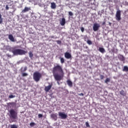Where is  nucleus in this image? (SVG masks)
<instances>
[{
    "mask_svg": "<svg viewBox=\"0 0 128 128\" xmlns=\"http://www.w3.org/2000/svg\"><path fill=\"white\" fill-rule=\"evenodd\" d=\"M52 10H54L56 8V3L54 2H51V6H50Z\"/></svg>",
    "mask_w": 128,
    "mask_h": 128,
    "instance_id": "2eb2a0df",
    "label": "nucleus"
},
{
    "mask_svg": "<svg viewBox=\"0 0 128 128\" xmlns=\"http://www.w3.org/2000/svg\"><path fill=\"white\" fill-rule=\"evenodd\" d=\"M28 76V74L27 73H22V76Z\"/></svg>",
    "mask_w": 128,
    "mask_h": 128,
    "instance_id": "a878e982",
    "label": "nucleus"
},
{
    "mask_svg": "<svg viewBox=\"0 0 128 128\" xmlns=\"http://www.w3.org/2000/svg\"><path fill=\"white\" fill-rule=\"evenodd\" d=\"M58 84H60V82H58Z\"/></svg>",
    "mask_w": 128,
    "mask_h": 128,
    "instance_id": "a19ab883",
    "label": "nucleus"
},
{
    "mask_svg": "<svg viewBox=\"0 0 128 128\" xmlns=\"http://www.w3.org/2000/svg\"><path fill=\"white\" fill-rule=\"evenodd\" d=\"M42 74L40 73V72H36L34 73L33 80H34V82H40Z\"/></svg>",
    "mask_w": 128,
    "mask_h": 128,
    "instance_id": "7ed1b4c3",
    "label": "nucleus"
},
{
    "mask_svg": "<svg viewBox=\"0 0 128 128\" xmlns=\"http://www.w3.org/2000/svg\"><path fill=\"white\" fill-rule=\"evenodd\" d=\"M52 84H50L48 86H45L44 90L46 92H48L52 89Z\"/></svg>",
    "mask_w": 128,
    "mask_h": 128,
    "instance_id": "0eeeda50",
    "label": "nucleus"
},
{
    "mask_svg": "<svg viewBox=\"0 0 128 128\" xmlns=\"http://www.w3.org/2000/svg\"><path fill=\"white\" fill-rule=\"evenodd\" d=\"M42 116H42V114H38V118H42Z\"/></svg>",
    "mask_w": 128,
    "mask_h": 128,
    "instance_id": "c85d7f7f",
    "label": "nucleus"
},
{
    "mask_svg": "<svg viewBox=\"0 0 128 128\" xmlns=\"http://www.w3.org/2000/svg\"><path fill=\"white\" fill-rule=\"evenodd\" d=\"M79 96H84V94L82 93H80L79 94Z\"/></svg>",
    "mask_w": 128,
    "mask_h": 128,
    "instance_id": "ea45409f",
    "label": "nucleus"
},
{
    "mask_svg": "<svg viewBox=\"0 0 128 128\" xmlns=\"http://www.w3.org/2000/svg\"><path fill=\"white\" fill-rule=\"evenodd\" d=\"M8 38L11 42H14V36H12V34L8 35Z\"/></svg>",
    "mask_w": 128,
    "mask_h": 128,
    "instance_id": "dca6fc26",
    "label": "nucleus"
},
{
    "mask_svg": "<svg viewBox=\"0 0 128 128\" xmlns=\"http://www.w3.org/2000/svg\"><path fill=\"white\" fill-rule=\"evenodd\" d=\"M16 122L14 120H10V124H12V122Z\"/></svg>",
    "mask_w": 128,
    "mask_h": 128,
    "instance_id": "e433bc0d",
    "label": "nucleus"
},
{
    "mask_svg": "<svg viewBox=\"0 0 128 128\" xmlns=\"http://www.w3.org/2000/svg\"><path fill=\"white\" fill-rule=\"evenodd\" d=\"M52 72L56 80H62L64 78V73L62 68L60 65L57 64L54 66L52 68Z\"/></svg>",
    "mask_w": 128,
    "mask_h": 128,
    "instance_id": "f257e3e1",
    "label": "nucleus"
},
{
    "mask_svg": "<svg viewBox=\"0 0 128 128\" xmlns=\"http://www.w3.org/2000/svg\"><path fill=\"white\" fill-rule=\"evenodd\" d=\"M99 52H102V54H104V52H106V50L102 48H99Z\"/></svg>",
    "mask_w": 128,
    "mask_h": 128,
    "instance_id": "f3484780",
    "label": "nucleus"
},
{
    "mask_svg": "<svg viewBox=\"0 0 128 128\" xmlns=\"http://www.w3.org/2000/svg\"><path fill=\"white\" fill-rule=\"evenodd\" d=\"M110 80L108 78H106V80H105V82H110Z\"/></svg>",
    "mask_w": 128,
    "mask_h": 128,
    "instance_id": "72a5a7b5",
    "label": "nucleus"
},
{
    "mask_svg": "<svg viewBox=\"0 0 128 128\" xmlns=\"http://www.w3.org/2000/svg\"><path fill=\"white\" fill-rule=\"evenodd\" d=\"M64 56L66 58L69 60V58H72V54H70L68 52H66L64 53Z\"/></svg>",
    "mask_w": 128,
    "mask_h": 128,
    "instance_id": "9d476101",
    "label": "nucleus"
},
{
    "mask_svg": "<svg viewBox=\"0 0 128 128\" xmlns=\"http://www.w3.org/2000/svg\"><path fill=\"white\" fill-rule=\"evenodd\" d=\"M28 10H30V8L25 7L22 12L24 14V12H28Z\"/></svg>",
    "mask_w": 128,
    "mask_h": 128,
    "instance_id": "f8f14e48",
    "label": "nucleus"
},
{
    "mask_svg": "<svg viewBox=\"0 0 128 128\" xmlns=\"http://www.w3.org/2000/svg\"><path fill=\"white\" fill-rule=\"evenodd\" d=\"M58 116H60L62 120H66V118H68V115L66 114L64 112H59Z\"/></svg>",
    "mask_w": 128,
    "mask_h": 128,
    "instance_id": "423d86ee",
    "label": "nucleus"
},
{
    "mask_svg": "<svg viewBox=\"0 0 128 128\" xmlns=\"http://www.w3.org/2000/svg\"><path fill=\"white\" fill-rule=\"evenodd\" d=\"M120 16H122L120 10H118L116 11V20L120 22V20H122V18L120 17Z\"/></svg>",
    "mask_w": 128,
    "mask_h": 128,
    "instance_id": "39448f33",
    "label": "nucleus"
},
{
    "mask_svg": "<svg viewBox=\"0 0 128 128\" xmlns=\"http://www.w3.org/2000/svg\"><path fill=\"white\" fill-rule=\"evenodd\" d=\"M10 128H18V126L16 124H12L10 126Z\"/></svg>",
    "mask_w": 128,
    "mask_h": 128,
    "instance_id": "393cba45",
    "label": "nucleus"
},
{
    "mask_svg": "<svg viewBox=\"0 0 128 128\" xmlns=\"http://www.w3.org/2000/svg\"><path fill=\"white\" fill-rule=\"evenodd\" d=\"M16 98V96H14V95L9 96V98Z\"/></svg>",
    "mask_w": 128,
    "mask_h": 128,
    "instance_id": "cd10ccee",
    "label": "nucleus"
},
{
    "mask_svg": "<svg viewBox=\"0 0 128 128\" xmlns=\"http://www.w3.org/2000/svg\"><path fill=\"white\" fill-rule=\"evenodd\" d=\"M2 14H0V24H2Z\"/></svg>",
    "mask_w": 128,
    "mask_h": 128,
    "instance_id": "4be33fe9",
    "label": "nucleus"
},
{
    "mask_svg": "<svg viewBox=\"0 0 128 128\" xmlns=\"http://www.w3.org/2000/svg\"><path fill=\"white\" fill-rule=\"evenodd\" d=\"M120 94L121 96H126V92H124V90H122L120 91Z\"/></svg>",
    "mask_w": 128,
    "mask_h": 128,
    "instance_id": "aec40b11",
    "label": "nucleus"
},
{
    "mask_svg": "<svg viewBox=\"0 0 128 128\" xmlns=\"http://www.w3.org/2000/svg\"><path fill=\"white\" fill-rule=\"evenodd\" d=\"M100 24H98L96 23L94 24L93 26V30L94 32L98 30V28H100Z\"/></svg>",
    "mask_w": 128,
    "mask_h": 128,
    "instance_id": "6e6552de",
    "label": "nucleus"
},
{
    "mask_svg": "<svg viewBox=\"0 0 128 128\" xmlns=\"http://www.w3.org/2000/svg\"><path fill=\"white\" fill-rule=\"evenodd\" d=\"M68 14H69V16H74V14H72V12H69Z\"/></svg>",
    "mask_w": 128,
    "mask_h": 128,
    "instance_id": "c756f323",
    "label": "nucleus"
},
{
    "mask_svg": "<svg viewBox=\"0 0 128 128\" xmlns=\"http://www.w3.org/2000/svg\"><path fill=\"white\" fill-rule=\"evenodd\" d=\"M36 126V123L34 122L30 123V126Z\"/></svg>",
    "mask_w": 128,
    "mask_h": 128,
    "instance_id": "bb28decb",
    "label": "nucleus"
},
{
    "mask_svg": "<svg viewBox=\"0 0 128 128\" xmlns=\"http://www.w3.org/2000/svg\"><path fill=\"white\" fill-rule=\"evenodd\" d=\"M6 10H10V7H8V5H6Z\"/></svg>",
    "mask_w": 128,
    "mask_h": 128,
    "instance_id": "2f4dec72",
    "label": "nucleus"
},
{
    "mask_svg": "<svg viewBox=\"0 0 128 128\" xmlns=\"http://www.w3.org/2000/svg\"><path fill=\"white\" fill-rule=\"evenodd\" d=\"M9 112L10 114V118H12L13 120H16V118H18V112L14 111V109H11Z\"/></svg>",
    "mask_w": 128,
    "mask_h": 128,
    "instance_id": "20e7f679",
    "label": "nucleus"
},
{
    "mask_svg": "<svg viewBox=\"0 0 128 128\" xmlns=\"http://www.w3.org/2000/svg\"><path fill=\"white\" fill-rule=\"evenodd\" d=\"M118 60H120V62H124V60H126V58H124V56L120 54H118Z\"/></svg>",
    "mask_w": 128,
    "mask_h": 128,
    "instance_id": "1a4fd4ad",
    "label": "nucleus"
},
{
    "mask_svg": "<svg viewBox=\"0 0 128 128\" xmlns=\"http://www.w3.org/2000/svg\"><path fill=\"white\" fill-rule=\"evenodd\" d=\"M28 54H29V57L30 58L31 60H32V58L34 57V54H32V52L31 51H30L28 52Z\"/></svg>",
    "mask_w": 128,
    "mask_h": 128,
    "instance_id": "6ab92c4d",
    "label": "nucleus"
},
{
    "mask_svg": "<svg viewBox=\"0 0 128 128\" xmlns=\"http://www.w3.org/2000/svg\"><path fill=\"white\" fill-rule=\"evenodd\" d=\"M60 62L61 64H64V59L63 58H60Z\"/></svg>",
    "mask_w": 128,
    "mask_h": 128,
    "instance_id": "5701e85b",
    "label": "nucleus"
},
{
    "mask_svg": "<svg viewBox=\"0 0 128 128\" xmlns=\"http://www.w3.org/2000/svg\"><path fill=\"white\" fill-rule=\"evenodd\" d=\"M52 38H54V36H52Z\"/></svg>",
    "mask_w": 128,
    "mask_h": 128,
    "instance_id": "79ce46f5",
    "label": "nucleus"
},
{
    "mask_svg": "<svg viewBox=\"0 0 128 128\" xmlns=\"http://www.w3.org/2000/svg\"><path fill=\"white\" fill-rule=\"evenodd\" d=\"M87 44H89L90 46V44H92V42L90 40H87Z\"/></svg>",
    "mask_w": 128,
    "mask_h": 128,
    "instance_id": "b1692460",
    "label": "nucleus"
},
{
    "mask_svg": "<svg viewBox=\"0 0 128 128\" xmlns=\"http://www.w3.org/2000/svg\"><path fill=\"white\" fill-rule=\"evenodd\" d=\"M86 128H90V124L88 122H86Z\"/></svg>",
    "mask_w": 128,
    "mask_h": 128,
    "instance_id": "473e14b6",
    "label": "nucleus"
},
{
    "mask_svg": "<svg viewBox=\"0 0 128 128\" xmlns=\"http://www.w3.org/2000/svg\"><path fill=\"white\" fill-rule=\"evenodd\" d=\"M57 44H62V41L58 40L56 41Z\"/></svg>",
    "mask_w": 128,
    "mask_h": 128,
    "instance_id": "7c9ffc66",
    "label": "nucleus"
},
{
    "mask_svg": "<svg viewBox=\"0 0 128 128\" xmlns=\"http://www.w3.org/2000/svg\"><path fill=\"white\" fill-rule=\"evenodd\" d=\"M50 117L52 120H58V116L56 114H50Z\"/></svg>",
    "mask_w": 128,
    "mask_h": 128,
    "instance_id": "9b49d317",
    "label": "nucleus"
},
{
    "mask_svg": "<svg viewBox=\"0 0 128 128\" xmlns=\"http://www.w3.org/2000/svg\"><path fill=\"white\" fill-rule=\"evenodd\" d=\"M81 30V32H84V28L83 27H82L80 28Z\"/></svg>",
    "mask_w": 128,
    "mask_h": 128,
    "instance_id": "f704fd0d",
    "label": "nucleus"
},
{
    "mask_svg": "<svg viewBox=\"0 0 128 128\" xmlns=\"http://www.w3.org/2000/svg\"><path fill=\"white\" fill-rule=\"evenodd\" d=\"M122 72H128V66H124L122 69Z\"/></svg>",
    "mask_w": 128,
    "mask_h": 128,
    "instance_id": "412c9836",
    "label": "nucleus"
},
{
    "mask_svg": "<svg viewBox=\"0 0 128 128\" xmlns=\"http://www.w3.org/2000/svg\"><path fill=\"white\" fill-rule=\"evenodd\" d=\"M27 70H28V68L26 67H24L23 72H26Z\"/></svg>",
    "mask_w": 128,
    "mask_h": 128,
    "instance_id": "4c0bfd02",
    "label": "nucleus"
},
{
    "mask_svg": "<svg viewBox=\"0 0 128 128\" xmlns=\"http://www.w3.org/2000/svg\"><path fill=\"white\" fill-rule=\"evenodd\" d=\"M104 75H100V78L101 80H104Z\"/></svg>",
    "mask_w": 128,
    "mask_h": 128,
    "instance_id": "c9c22d12",
    "label": "nucleus"
},
{
    "mask_svg": "<svg viewBox=\"0 0 128 128\" xmlns=\"http://www.w3.org/2000/svg\"><path fill=\"white\" fill-rule=\"evenodd\" d=\"M12 52L14 56H22L28 52L22 49H14L12 50Z\"/></svg>",
    "mask_w": 128,
    "mask_h": 128,
    "instance_id": "f03ea898",
    "label": "nucleus"
},
{
    "mask_svg": "<svg viewBox=\"0 0 128 128\" xmlns=\"http://www.w3.org/2000/svg\"><path fill=\"white\" fill-rule=\"evenodd\" d=\"M106 24V22H102V26H104Z\"/></svg>",
    "mask_w": 128,
    "mask_h": 128,
    "instance_id": "58836bf2",
    "label": "nucleus"
},
{
    "mask_svg": "<svg viewBox=\"0 0 128 128\" xmlns=\"http://www.w3.org/2000/svg\"><path fill=\"white\" fill-rule=\"evenodd\" d=\"M66 82L68 86L70 88H72V82L70 80H67Z\"/></svg>",
    "mask_w": 128,
    "mask_h": 128,
    "instance_id": "4468645a",
    "label": "nucleus"
},
{
    "mask_svg": "<svg viewBox=\"0 0 128 128\" xmlns=\"http://www.w3.org/2000/svg\"><path fill=\"white\" fill-rule=\"evenodd\" d=\"M60 24L62 26L66 24V19L64 18H62V20L60 22Z\"/></svg>",
    "mask_w": 128,
    "mask_h": 128,
    "instance_id": "ddd939ff",
    "label": "nucleus"
},
{
    "mask_svg": "<svg viewBox=\"0 0 128 128\" xmlns=\"http://www.w3.org/2000/svg\"><path fill=\"white\" fill-rule=\"evenodd\" d=\"M9 104L11 106L12 108H14L15 106H16V104L14 102H10Z\"/></svg>",
    "mask_w": 128,
    "mask_h": 128,
    "instance_id": "a211bd4d",
    "label": "nucleus"
}]
</instances>
